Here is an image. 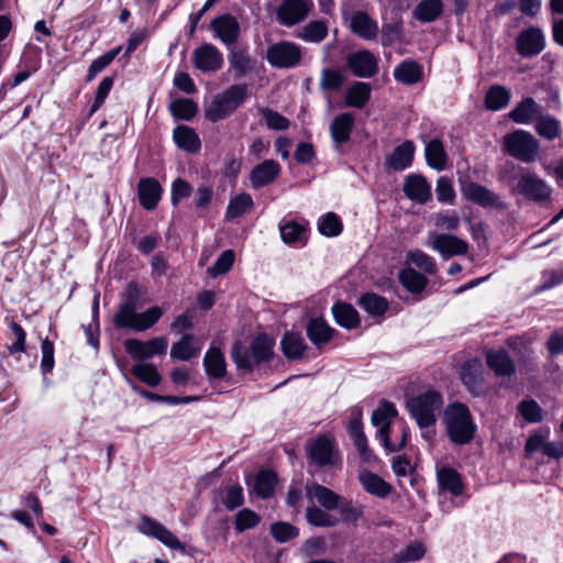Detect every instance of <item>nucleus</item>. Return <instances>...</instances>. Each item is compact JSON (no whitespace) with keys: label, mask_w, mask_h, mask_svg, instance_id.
Returning <instances> with one entry per match:
<instances>
[{"label":"nucleus","mask_w":563,"mask_h":563,"mask_svg":"<svg viewBox=\"0 0 563 563\" xmlns=\"http://www.w3.org/2000/svg\"><path fill=\"white\" fill-rule=\"evenodd\" d=\"M424 155L430 167L437 170L445 169L448 156L443 143L440 140L434 139L427 143Z\"/></svg>","instance_id":"nucleus-41"},{"label":"nucleus","mask_w":563,"mask_h":563,"mask_svg":"<svg viewBox=\"0 0 563 563\" xmlns=\"http://www.w3.org/2000/svg\"><path fill=\"white\" fill-rule=\"evenodd\" d=\"M402 189L408 199L420 205L426 203L431 198V187L421 175H408Z\"/></svg>","instance_id":"nucleus-23"},{"label":"nucleus","mask_w":563,"mask_h":563,"mask_svg":"<svg viewBox=\"0 0 563 563\" xmlns=\"http://www.w3.org/2000/svg\"><path fill=\"white\" fill-rule=\"evenodd\" d=\"M280 347L286 358L300 360L308 346L299 332L287 331L280 340Z\"/></svg>","instance_id":"nucleus-27"},{"label":"nucleus","mask_w":563,"mask_h":563,"mask_svg":"<svg viewBox=\"0 0 563 563\" xmlns=\"http://www.w3.org/2000/svg\"><path fill=\"white\" fill-rule=\"evenodd\" d=\"M399 282L410 292L419 294L426 288L428 279L413 268L407 267L399 273Z\"/></svg>","instance_id":"nucleus-47"},{"label":"nucleus","mask_w":563,"mask_h":563,"mask_svg":"<svg viewBox=\"0 0 563 563\" xmlns=\"http://www.w3.org/2000/svg\"><path fill=\"white\" fill-rule=\"evenodd\" d=\"M543 108L532 97H525L508 113V118L517 124H531L536 122Z\"/></svg>","instance_id":"nucleus-18"},{"label":"nucleus","mask_w":563,"mask_h":563,"mask_svg":"<svg viewBox=\"0 0 563 563\" xmlns=\"http://www.w3.org/2000/svg\"><path fill=\"white\" fill-rule=\"evenodd\" d=\"M229 63L236 78L243 77L253 68V59L245 47H236L233 45L229 53Z\"/></svg>","instance_id":"nucleus-38"},{"label":"nucleus","mask_w":563,"mask_h":563,"mask_svg":"<svg viewBox=\"0 0 563 563\" xmlns=\"http://www.w3.org/2000/svg\"><path fill=\"white\" fill-rule=\"evenodd\" d=\"M267 62L275 68H295L301 63V47L290 41H279L268 46Z\"/></svg>","instance_id":"nucleus-7"},{"label":"nucleus","mask_w":563,"mask_h":563,"mask_svg":"<svg viewBox=\"0 0 563 563\" xmlns=\"http://www.w3.org/2000/svg\"><path fill=\"white\" fill-rule=\"evenodd\" d=\"M121 49V46H117L107 52L106 54H103L102 56L92 60L88 69L87 81L93 80L99 73H101L107 66H109L113 62V59L119 55Z\"/></svg>","instance_id":"nucleus-55"},{"label":"nucleus","mask_w":563,"mask_h":563,"mask_svg":"<svg viewBox=\"0 0 563 563\" xmlns=\"http://www.w3.org/2000/svg\"><path fill=\"white\" fill-rule=\"evenodd\" d=\"M344 76L338 69L324 68L321 71L320 88L327 91H338L344 84Z\"/></svg>","instance_id":"nucleus-54"},{"label":"nucleus","mask_w":563,"mask_h":563,"mask_svg":"<svg viewBox=\"0 0 563 563\" xmlns=\"http://www.w3.org/2000/svg\"><path fill=\"white\" fill-rule=\"evenodd\" d=\"M462 192L466 200L472 201L481 207H503V202L496 192L477 183L466 184L463 187Z\"/></svg>","instance_id":"nucleus-19"},{"label":"nucleus","mask_w":563,"mask_h":563,"mask_svg":"<svg viewBox=\"0 0 563 563\" xmlns=\"http://www.w3.org/2000/svg\"><path fill=\"white\" fill-rule=\"evenodd\" d=\"M271 534L279 542H288L299 536V529L294 525L285 521H277L271 526Z\"/></svg>","instance_id":"nucleus-52"},{"label":"nucleus","mask_w":563,"mask_h":563,"mask_svg":"<svg viewBox=\"0 0 563 563\" xmlns=\"http://www.w3.org/2000/svg\"><path fill=\"white\" fill-rule=\"evenodd\" d=\"M168 342L165 336H157L145 342L137 339H128L124 341L126 353L135 361H144L155 355L165 354Z\"/></svg>","instance_id":"nucleus-10"},{"label":"nucleus","mask_w":563,"mask_h":563,"mask_svg":"<svg viewBox=\"0 0 563 563\" xmlns=\"http://www.w3.org/2000/svg\"><path fill=\"white\" fill-rule=\"evenodd\" d=\"M318 229L324 236H336L342 231V222L335 213L329 212L319 221Z\"/></svg>","instance_id":"nucleus-61"},{"label":"nucleus","mask_w":563,"mask_h":563,"mask_svg":"<svg viewBox=\"0 0 563 563\" xmlns=\"http://www.w3.org/2000/svg\"><path fill=\"white\" fill-rule=\"evenodd\" d=\"M210 26L214 32V37L227 46L235 45L241 34L239 21L229 13L214 18Z\"/></svg>","instance_id":"nucleus-15"},{"label":"nucleus","mask_w":563,"mask_h":563,"mask_svg":"<svg viewBox=\"0 0 563 563\" xmlns=\"http://www.w3.org/2000/svg\"><path fill=\"white\" fill-rule=\"evenodd\" d=\"M280 236L287 244L305 242L307 240L306 228L294 221L288 222L280 227Z\"/></svg>","instance_id":"nucleus-53"},{"label":"nucleus","mask_w":563,"mask_h":563,"mask_svg":"<svg viewBox=\"0 0 563 563\" xmlns=\"http://www.w3.org/2000/svg\"><path fill=\"white\" fill-rule=\"evenodd\" d=\"M443 404V396L433 389H428L407 400L406 407L411 418L421 429L422 437L428 441H433L435 437L433 427L442 411Z\"/></svg>","instance_id":"nucleus-1"},{"label":"nucleus","mask_w":563,"mask_h":563,"mask_svg":"<svg viewBox=\"0 0 563 563\" xmlns=\"http://www.w3.org/2000/svg\"><path fill=\"white\" fill-rule=\"evenodd\" d=\"M173 140L185 152L197 153L200 151V139L196 131L188 125L176 126L173 131Z\"/></svg>","instance_id":"nucleus-30"},{"label":"nucleus","mask_w":563,"mask_h":563,"mask_svg":"<svg viewBox=\"0 0 563 563\" xmlns=\"http://www.w3.org/2000/svg\"><path fill=\"white\" fill-rule=\"evenodd\" d=\"M430 246L443 257L463 255L468 250L466 241L451 234L440 233L433 236Z\"/></svg>","instance_id":"nucleus-20"},{"label":"nucleus","mask_w":563,"mask_h":563,"mask_svg":"<svg viewBox=\"0 0 563 563\" xmlns=\"http://www.w3.org/2000/svg\"><path fill=\"white\" fill-rule=\"evenodd\" d=\"M234 258L235 255L232 250L223 251L214 264L208 268V275L214 278L219 275L228 273L234 263Z\"/></svg>","instance_id":"nucleus-59"},{"label":"nucleus","mask_w":563,"mask_h":563,"mask_svg":"<svg viewBox=\"0 0 563 563\" xmlns=\"http://www.w3.org/2000/svg\"><path fill=\"white\" fill-rule=\"evenodd\" d=\"M274 340L265 333L258 334L251 342L247 349L241 341L234 342L231 351V357L239 369L246 372L273 357Z\"/></svg>","instance_id":"nucleus-4"},{"label":"nucleus","mask_w":563,"mask_h":563,"mask_svg":"<svg viewBox=\"0 0 563 563\" xmlns=\"http://www.w3.org/2000/svg\"><path fill=\"white\" fill-rule=\"evenodd\" d=\"M346 65L352 74L360 78H372L378 73V59L367 49L349 54Z\"/></svg>","instance_id":"nucleus-14"},{"label":"nucleus","mask_w":563,"mask_h":563,"mask_svg":"<svg viewBox=\"0 0 563 563\" xmlns=\"http://www.w3.org/2000/svg\"><path fill=\"white\" fill-rule=\"evenodd\" d=\"M163 188L159 181L153 177L141 178L137 184V197L140 205L145 210H154L161 198Z\"/></svg>","instance_id":"nucleus-21"},{"label":"nucleus","mask_w":563,"mask_h":563,"mask_svg":"<svg viewBox=\"0 0 563 563\" xmlns=\"http://www.w3.org/2000/svg\"><path fill=\"white\" fill-rule=\"evenodd\" d=\"M407 260L428 274H434L437 272V265L433 258L420 250L408 253Z\"/></svg>","instance_id":"nucleus-62"},{"label":"nucleus","mask_w":563,"mask_h":563,"mask_svg":"<svg viewBox=\"0 0 563 563\" xmlns=\"http://www.w3.org/2000/svg\"><path fill=\"white\" fill-rule=\"evenodd\" d=\"M261 521V517L249 508L241 509L235 515L234 527L238 532L255 528Z\"/></svg>","instance_id":"nucleus-60"},{"label":"nucleus","mask_w":563,"mask_h":563,"mask_svg":"<svg viewBox=\"0 0 563 563\" xmlns=\"http://www.w3.org/2000/svg\"><path fill=\"white\" fill-rule=\"evenodd\" d=\"M335 322L345 329H355L360 325L361 319L356 309L346 302H336L332 307Z\"/></svg>","instance_id":"nucleus-35"},{"label":"nucleus","mask_w":563,"mask_h":563,"mask_svg":"<svg viewBox=\"0 0 563 563\" xmlns=\"http://www.w3.org/2000/svg\"><path fill=\"white\" fill-rule=\"evenodd\" d=\"M358 305L368 314L374 317L383 316L388 309V301L384 297L374 292H367L361 296Z\"/></svg>","instance_id":"nucleus-46"},{"label":"nucleus","mask_w":563,"mask_h":563,"mask_svg":"<svg viewBox=\"0 0 563 563\" xmlns=\"http://www.w3.org/2000/svg\"><path fill=\"white\" fill-rule=\"evenodd\" d=\"M354 114L351 112H344L336 115L330 124V133L333 142L338 145L349 142L353 126H354Z\"/></svg>","instance_id":"nucleus-24"},{"label":"nucleus","mask_w":563,"mask_h":563,"mask_svg":"<svg viewBox=\"0 0 563 563\" xmlns=\"http://www.w3.org/2000/svg\"><path fill=\"white\" fill-rule=\"evenodd\" d=\"M510 91L500 85L492 86L485 96V107L490 111L504 109L510 101Z\"/></svg>","instance_id":"nucleus-42"},{"label":"nucleus","mask_w":563,"mask_h":563,"mask_svg":"<svg viewBox=\"0 0 563 563\" xmlns=\"http://www.w3.org/2000/svg\"><path fill=\"white\" fill-rule=\"evenodd\" d=\"M544 35L539 27H529L520 32L517 37V52L523 57H532L544 48Z\"/></svg>","instance_id":"nucleus-17"},{"label":"nucleus","mask_w":563,"mask_h":563,"mask_svg":"<svg viewBox=\"0 0 563 563\" xmlns=\"http://www.w3.org/2000/svg\"><path fill=\"white\" fill-rule=\"evenodd\" d=\"M11 329V344L7 346L10 355L23 353L26 350V332L16 322L10 323Z\"/></svg>","instance_id":"nucleus-56"},{"label":"nucleus","mask_w":563,"mask_h":563,"mask_svg":"<svg viewBox=\"0 0 563 563\" xmlns=\"http://www.w3.org/2000/svg\"><path fill=\"white\" fill-rule=\"evenodd\" d=\"M195 341L192 334H185L179 341L172 345L170 356L179 361H189L197 356L200 349L195 345Z\"/></svg>","instance_id":"nucleus-40"},{"label":"nucleus","mask_w":563,"mask_h":563,"mask_svg":"<svg viewBox=\"0 0 563 563\" xmlns=\"http://www.w3.org/2000/svg\"><path fill=\"white\" fill-rule=\"evenodd\" d=\"M397 413L395 405L384 400L372 415V423L378 428V435L386 450H395V446H391L389 435L391 420L397 416Z\"/></svg>","instance_id":"nucleus-11"},{"label":"nucleus","mask_w":563,"mask_h":563,"mask_svg":"<svg viewBox=\"0 0 563 563\" xmlns=\"http://www.w3.org/2000/svg\"><path fill=\"white\" fill-rule=\"evenodd\" d=\"M518 410L523 419L530 423H538L543 420L542 409L533 399H525L520 401Z\"/></svg>","instance_id":"nucleus-58"},{"label":"nucleus","mask_w":563,"mask_h":563,"mask_svg":"<svg viewBox=\"0 0 563 563\" xmlns=\"http://www.w3.org/2000/svg\"><path fill=\"white\" fill-rule=\"evenodd\" d=\"M245 85H233L217 96L206 108L205 117L211 122L220 121L235 111L245 100Z\"/></svg>","instance_id":"nucleus-6"},{"label":"nucleus","mask_w":563,"mask_h":563,"mask_svg":"<svg viewBox=\"0 0 563 563\" xmlns=\"http://www.w3.org/2000/svg\"><path fill=\"white\" fill-rule=\"evenodd\" d=\"M131 373L144 384L156 387L162 380V376L158 373L156 366L152 363H139L135 364Z\"/></svg>","instance_id":"nucleus-49"},{"label":"nucleus","mask_w":563,"mask_h":563,"mask_svg":"<svg viewBox=\"0 0 563 563\" xmlns=\"http://www.w3.org/2000/svg\"><path fill=\"white\" fill-rule=\"evenodd\" d=\"M443 12V3L441 0H422L415 10L413 16L423 23L435 21Z\"/></svg>","instance_id":"nucleus-39"},{"label":"nucleus","mask_w":563,"mask_h":563,"mask_svg":"<svg viewBox=\"0 0 563 563\" xmlns=\"http://www.w3.org/2000/svg\"><path fill=\"white\" fill-rule=\"evenodd\" d=\"M307 521L316 527H333L336 523V519L327 511L316 506H310L306 510Z\"/></svg>","instance_id":"nucleus-57"},{"label":"nucleus","mask_w":563,"mask_h":563,"mask_svg":"<svg viewBox=\"0 0 563 563\" xmlns=\"http://www.w3.org/2000/svg\"><path fill=\"white\" fill-rule=\"evenodd\" d=\"M203 367L207 375L213 379H223L227 374L224 354L219 347L210 346L203 357Z\"/></svg>","instance_id":"nucleus-26"},{"label":"nucleus","mask_w":563,"mask_h":563,"mask_svg":"<svg viewBox=\"0 0 563 563\" xmlns=\"http://www.w3.org/2000/svg\"><path fill=\"white\" fill-rule=\"evenodd\" d=\"M426 554V549L420 542H411L404 549L393 555L394 563H408L421 560Z\"/></svg>","instance_id":"nucleus-51"},{"label":"nucleus","mask_w":563,"mask_h":563,"mask_svg":"<svg viewBox=\"0 0 563 563\" xmlns=\"http://www.w3.org/2000/svg\"><path fill=\"white\" fill-rule=\"evenodd\" d=\"M422 77V67L415 60L407 59L401 62L394 69V78L405 85H415Z\"/></svg>","instance_id":"nucleus-36"},{"label":"nucleus","mask_w":563,"mask_h":563,"mask_svg":"<svg viewBox=\"0 0 563 563\" xmlns=\"http://www.w3.org/2000/svg\"><path fill=\"white\" fill-rule=\"evenodd\" d=\"M307 496L316 499L327 510L336 509L340 501V496L330 488L317 483H311L306 486Z\"/></svg>","instance_id":"nucleus-31"},{"label":"nucleus","mask_w":563,"mask_h":563,"mask_svg":"<svg viewBox=\"0 0 563 563\" xmlns=\"http://www.w3.org/2000/svg\"><path fill=\"white\" fill-rule=\"evenodd\" d=\"M280 165L274 159H266L253 167L250 181L254 189H260L275 181L280 174Z\"/></svg>","instance_id":"nucleus-22"},{"label":"nucleus","mask_w":563,"mask_h":563,"mask_svg":"<svg viewBox=\"0 0 563 563\" xmlns=\"http://www.w3.org/2000/svg\"><path fill=\"white\" fill-rule=\"evenodd\" d=\"M443 423L450 441L456 445L470 443L477 431L467 406L455 401L449 404L443 411Z\"/></svg>","instance_id":"nucleus-3"},{"label":"nucleus","mask_w":563,"mask_h":563,"mask_svg":"<svg viewBox=\"0 0 563 563\" xmlns=\"http://www.w3.org/2000/svg\"><path fill=\"white\" fill-rule=\"evenodd\" d=\"M328 35V25L324 21L314 20L306 24L297 36L308 43H320Z\"/></svg>","instance_id":"nucleus-45"},{"label":"nucleus","mask_w":563,"mask_h":563,"mask_svg":"<svg viewBox=\"0 0 563 563\" xmlns=\"http://www.w3.org/2000/svg\"><path fill=\"white\" fill-rule=\"evenodd\" d=\"M139 529L143 534L157 539L169 549L178 551L185 550V545L177 539V537L156 520L143 517Z\"/></svg>","instance_id":"nucleus-16"},{"label":"nucleus","mask_w":563,"mask_h":563,"mask_svg":"<svg viewBox=\"0 0 563 563\" xmlns=\"http://www.w3.org/2000/svg\"><path fill=\"white\" fill-rule=\"evenodd\" d=\"M261 114L271 130L283 131L289 126L288 119L269 108L261 109Z\"/></svg>","instance_id":"nucleus-63"},{"label":"nucleus","mask_w":563,"mask_h":563,"mask_svg":"<svg viewBox=\"0 0 563 563\" xmlns=\"http://www.w3.org/2000/svg\"><path fill=\"white\" fill-rule=\"evenodd\" d=\"M132 290L129 298L119 307L114 314L113 323L120 329H131L136 332L145 331L152 328L163 316V310L158 306L151 307L144 312L136 311L137 294L133 284L129 285Z\"/></svg>","instance_id":"nucleus-2"},{"label":"nucleus","mask_w":563,"mask_h":563,"mask_svg":"<svg viewBox=\"0 0 563 563\" xmlns=\"http://www.w3.org/2000/svg\"><path fill=\"white\" fill-rule=\"evenodd\" d=\"M415 146L411 141L398 145L386 159V166L393 170H404L413 159Z\"/></svg>","instance_id":"nucleus-28"},{"label":"nucleus","mask_w":563,"mask_h":563,"mask_svg":"<svg viewBox=\"0 0 563 563\" xmlns=\"http://www.w3.org/2000/svg\"><path fill=\"white\" fill-rule=\"evenodd\" d=\"M516 190L518 194L534 201H544L551 196V188L534 173L520 175Z\"/></svg>","instance_id":"nucleus-12"},{"label":"nucleus","mask_w":563,"mask_h":563,"mask_svg":"<svg viewBox=\"0 0 563 563\" xmlns=\"http://www.w3.org/2000/svg\"><path fill=\"white\" fill-rule=\"evenodd\" d=\"M312 10V0H283L276 10V18L282 25L290 27L306 20Z\"/></svg>","instance_id":"nucleus-8"},{"label":"nucleus","mask_w":563,"mask_h":563,"mask_svg":"<svg viewBox=\"0 0 563 563\" xmlns=\"http://www.w3.org/2000/svg\"><path fill=\"white\" fill-rule=\"evenodd\" d=\"M254 202L250 194H239L229 201L225 211V220L231 221L244 216L251 211Z\"/></svg>","instance_id":"nucleus-43"},{"label":"nucleus","mask_w":563,"mask_h":563,"mask_svg":"<svg viewBox=\"0 0 563 563\" xmlns=\"http://www.w3.org/2000/svg\"><path fill=\"white\" fill-rule=\"evenodd\" d=\"M504 151L511 157L530 164L540 158V142L528 131L515 130L504 137Z\"/></svg>","instance_id":"nucleus-5"},{"label":"nucleus","mask_w":563,"mask_h":563,"mask_svg":"<svg viewBox=\"0 0 563 563\" xmlns=\"http://www.w3.org/2000/svg\"><path fill=\"white\" fill-rule=\"evenodd\" d=\"M534 129L541 137L549 141L558 139L561 134L560 121L550 114L544 115L543 112L536 121Z\"/></svg>","instance_id":"nucleus-44"},{"label":"nucleus","mask_w":563,"mask_h":563,"mask_svg":"<svg viewBox=\"0 0 563 563\" xmlns=\"http://www.w3.org/2000/svg\"><path fill=\"white\" fill-rule=\"evenodd\" d=\"M169 110L175 119L191 120L197 113V104L191 99L179 98L169 104Z\"/></svg>","instance_id":"nucleus-50"},{"label":"nucleus","mask_w":563,"mask_h":563,"mask_svg":"<svg viewBox=\"0 0 563 563\" xmlns=\"http://www.w3.org/2000/svg\"><path fill=\"white\" fill-rule=\"evenodd\" d=\"M371 85L364 81L354 82L345 92V103L356 109L364 108L371 99Z\"/></svg>","instance_id":"nucleus-37"},{"label":"nucleus","mask_w":563,"mask_h":563,"mask_svg":"<svg viewBox=\"0 0 563 563\" xmlns=\"http://www.w3.org/2000/svg\"><path fill=\"white\" fill-rule=\"evenodd\" d=\"M437 478L441 489L450 492L453 496H460L463 493L461 475L454 468L448 466L438 468Z\"/></svg>","instance_id":"nucleus-34"},{"label":"nucleus","mask_w":563,"mask_h":563,"mask_svg":"<svg viewBox=\"0 0 563 563\" xmlns=\"http://www.w3.org/2000/svg\"><path fill=\"white\" fill-rule=\"evenodd\" d=\"M334 332L335 330L321 318L311 319L307 324V336L318 349L328 343Z\"/></svg>","instance_id":"nucleus-32"},{"label":"nucleus","mask_w":563,"mask_h":563,"mask_svg":"<svg viewBox=\"0 0 563 563\" xmlns=\"http://www.w3.org/2000/svg\"><path fill=\"white\" fill-rule=\"evenodd\" d=\"M277 476L272 471H261L255 476L254 492L261 498H269L274 494Z\"/></svg>","instance_id":"nucleus-48"},{"label":"nucleus","mask_w":563,"mask_h":563,"mask_svg":"<svg viewBox=\"0 0 563 563\" xmlns=\"http://www.w3.org/2000/svg\"><path fill=\"white\" fill-rule=\"evenodd\" d=\"M486 363L497 376H510L516 372L512 358L504 349L489 351L486 354Z\"/></svg>","instance_id":"nucleus-25"},{"label":"nucleus","mask_w":563,"mask_h":563,"mask_svg":"<svg viewBox=\"0 0 563 563\" xmlns=\"http://www.w3.org/2000/svg\"><path fill=\"white\" fill-rule=\"evenodd\" d=\"M351 30L364 40H373L377 36L378 25L367 13L358 11L351 19Z\"/></svg>","instance_id":"nucleus-33"},{"label":"nucleus","mask_w":563,"mask_h":563,"mask_svg":"<svg viewBox=\"0 0 563 563\" xmlns=\"http://www.w3.org/2000/svg\"><path fill=\"white\" fill-rule=\"evenodd\" d=\"M309 459L319 467L333 466L340 460L335 442L328 435H318L307 446Z\"/></svg>","instance_id":"nucleus-9"},{"label":"nucleus","mask_w":563,"mask_h":563,"mask_svg":"<svg viewBox=\"0 0 563 563\" xmlns=\"http://www.w3.org/2000/svg\"><path fill=\"white\" fill-rule=\"evenodd\" d=\"M192 63L202 73H216L223 65V55L213 44L205 43L194 49Z\"/></svg>","instance_id":"nucleus-13"},{"label":"nucleus","mask_w":563,"mask_h":563,"mask_svg":"<svg viewBox=\"0 0 563 563\" xmlns=\"http://www.w3.org/2000/svg\"><path fill=\"white\" fill-rule=\"evenodd\" d=\"M358 481L366 493L378 498H386L391 492V486L373 472L366 470L360 472Z\"/></svg>","instance_id":"nucleus-29"},{"label":"nucleus","mask_w":563,"mask_h":563,"mask_svg":"<svg viewBox=\"0 0 563 563\" xmlns=\"http://www.w3.org/2000/svg\"><path fill=\"white\" fill-rule=\"evenodd\" d=\"M192 194V186L183 178H176L172 184V203L177 206L184 198Z\"/></svg>","instance_id":"nucleus-64"}]
</instances>
